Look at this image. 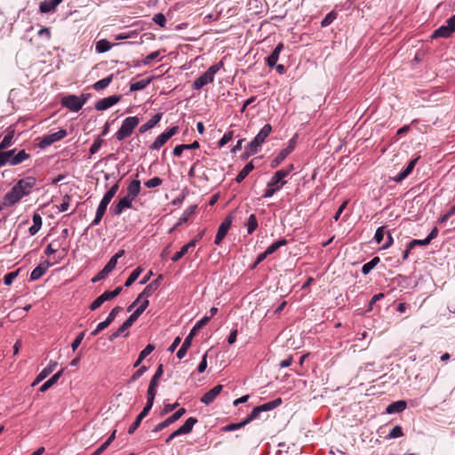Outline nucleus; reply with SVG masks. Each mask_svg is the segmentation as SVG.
<instances>
[{"label":"nucleus","mask_w":455,"mask_h":455,"mask_svg":"<svg viewBox=\"0 0 455 455\" xmlns=\"http://www.w3.org/2000/svg\"><path fill=\"white\" fill-rule=\"evenodd\" d=\"M36 184L35 177L28 176L20 180L4 196L3 205L12 206L28 196Z\"/></svg>","instance_id":"obj_1"},{"label":"nucleus","mask_w":455,"mask_h":455,"mask_svg":"<svg viewBox=\"0 0 455 455\" xmlns=\"http://www.w3.org/2000/svg\"><path fill=\"white\" fill-rule=\"evenodd\" d=\"M140 118L138 116H128L122 122L121 127L116 132L115 136L118 141H122L126 138L130 137L134 129L140 124Z\"/></svg>","instance_id":"obj_2"},{"label":"nucleus","mask_w":455,"mask_h":455,"mask_svg":"<svg viewBox=\"0 0 455 455\" xmlns=\"http://www.w3.org/2000/svg\"><path fill=\"white\" fill-rule=\"evenodd\" d=\"M222 62L212 65L202 76L194 81L193 88L195 90H200L204 85L212 83L214 80V76L222 68Z\"/></svg>","instance_id":"obj_3"},{"label":"nucleus","mask_w":455,"mask_h":455,"mask_svg":"<svg viewBox=\"0 0 455 455\" xmlns=\"http://www.w3.org/2000/svg\"><path fill=\"white\" fill-rule=\"evenodd\" d=\"M29 155L25 150H20L15 154V150H9L6 152H0V167L7 163L12 165H17L23 161L27 160Z\"/></svg>","instance_id":"obj_4"},{"label":"nucleus","mask_w":455,"mask_h":455,"mask_svg":"<svg viewBox=\"0 0 455 455\" xmlns=\"http://www.w3.org/2000/svg\"><path fill=\"white\" fill-rule=\"evenodd\" d=\"M272 126L268 124H265L256 137L250 142L246 148L248 155H253L258 151V148L263 144L267 137L270 134Z\"/></svg>","instance_id":"obj_5"},{"label":"nucleus","mask_w":455,"mask_h":455,"mask_svg":"<svg viewBox=\"0 0 455 455\" xmlns=\"http://www.w3.org/2000/svg\"><path fill=\"white\" fill-rule=\"evenodd\" d=\"M66 136H67V131L65 129H60L56 132L44 135L41 139L38 145L41 148H45L51 146L52 144L62 140Z\"/></svg>","instance_id":"obj_6"},{"label":"nucleus","mask_w":455,"mask_h":455,"mask_svg":"<svg viewBox=\"0 0 455 455\" xmlns=\"http://www.w3.org/2000/svg\"><path fill=\"white\" fill-rule=\"evenodd\" d=\"M296 138H292L289 140L286 148L282 149L279 154L275 157L271 163V167H277L295 148Z\"/></svg>","instance_id":"obj_7"},{"label":"nucleus","mask_w":455,"mask_h":455,"mask_svg":"<svg viewBox=\"0 0 455 455\" xmlns=\"http://www.w3.org/2000/svg\"><path fill=\"white\" fill-rule=\"evenodd\" d=\"M121 95H111L98 100L95 104V108L98 111L107 110L118 103L121 100Z\"/></svg>","instance_id":"obj_8"},{"label":"nucleus","mask_w":455,"mask_h":455,"mask_svg":"<svg viewBox=\"0 0 455 455\" xmlns=\"http://www.w3.org/2000/svg\"><path fill=\"white\" fill-rule=\"evenodd\" d=\"M186 413V410L184 408H180L177 411H175L172 416L168 417L166 419L162 421L161 423L157 424L153 432H159L163 430L164 428L169 427L171 424L177 421L181 416H183Z\"/></svg>","instance_id":"obj_9"},{"label":"nucleus","mask_w":455,"mask_h":455,"mask_svg":"<svg viewBox=\"0 0 455 455\" xmlns=\"http://www.w3.org/2000/svg\"><path fill=\"white\" fill-rule=\"evenodd\" d=\"M232 224V217L228 216L220 225L218 232L214 240L215 244H220Z\"/></svg>","instance_id":"obj_10"},{"label":"nucleus","mask_w":455,"mask_h":455,"mask_svg":"<svg viewBox=\"0 0 455 455\" xmlns=\"http://www.w3.org/2000/svg\"><path fill=\"white\" fill-rule=\"evenodd\" d=\"M61 104L63 107L73 112H77L83 108L80 100H78V96L73 94L62 98Z\"/></svg>","instance_id":"obj_11"},{"label":"nucleus","mask_w":455,"mask_h":455,"mask_svg":"<svg viewBox=\"0 0 455 455\" xmlns=\"http://www.w3.org/2000/svg\"><path fill=\"white\" fill-rule=\"evenodd\" d=\"M287 177V172L277 171L267 182V187H274L275 189L280 190L285 184V178Z\"/></svg>","instance_id":"obj_12"},{"label":"nucleus","mask_w":455,"mask_h":455,"mask_svg":"<svg viewBox=\"0 0 455 455\" xmlns=\"http://www.w3.org/2000/svg\"><path fill=\"white\" fill-rule=\"evenodd\" d=\"M57 362L51 361L49 364L44 368L40 373L36 376L35 380L32 383V387L38 385L41 381H43L46 377H48L57 367Z\"/></svg>","instance_id":"obj_13"},{"label":"nucleus","mask_w":455,"mask_h":455,"mask_svg":"<svg viewBox=\"0 0 455 455\" xmlns=\"http://www.w3.org/2000/svg\"><path fill=\"white\" fill-rule=\"evenodd\" d=\"M201 237H202V235H199L197 238H195V239L191 240L189 243H188L187 244L183 245L180 248V250L179 251H177L172 257V260L173 262L180 260L185 254H187L188 252V251L191 248H194L196 245V243L199 241V239H201Z\"/></svg>","instance_id":"obj_14"},{"label":"nucleus","mask_w":455,"mask_h":455,"mask_svg":"<svg viewBox=\"0 0 455 455\" xmlns=\"http://www.w3.org/2000/svg\"><path fill=\"white\" fill-rule=\"evenodd\" d=\"M222 388V385L215 386L202 396L201 402L206 405L212 403L215 400V398L220 394Z\"/></svg>","instance_id":"obj_15"},{"label":"nucleus","mask_w":455,"mask_h":455,"mask_svg":"<svg viewBox=\"0 0 455 455\" xmlns=\"http://www.w3.org/2000/svg\"><path fill=\"white\" fill-rule=\"evenodd\" d=\"M419 157L411 159L407 166L395 177L393 178V180L396 183L403 181L405 178H407L413 171Z\"/></svg>","instance_id":"obj_16"},{"label":"nucleus","mask_w":455,"mask_h":455,"mask_svg":"<svg viewBox=\"0 0 455 455\" xmlns=\"http://www.w3.org/2000/svg\"><path fill=\"white\" fill-rule=\"evenodd\" d=\"M132 199L130 196H125L121 198L119 202L113 208L114 215H120L125 209L132 208Z\"/></svg>","instance_id":"obj_17"},{"label":"nucleus","mask_w":455,"mask_h":455,"mask_svg":"<svg viewBox=\"0 0 455 455\" xmlns=\"http://www.w3.org/2000/svg\"><path fill=\"white\" fill-rule=\"evenodd\" d=\"M15 134V130L12 126L8 127L4 132V136L0 142V152L13 144V137Z\"/></svg>","instance_id":"obj_18"},{"label":"nucleus","mask_w":455,"mask_h":455,"mask_svg":"<svg viewBox=\"0 0 455 455\" xmlns=\"http://www.w3.org/2000/svg\"><path fill=\"white\" fill-rule=\"evenodd\" d=\"M50 267V263L45 261L44 263L39 264L36 267H35L30 274V280L36 281L41 278L47 271Z\"/></svg>","instance_id":"obj_19"},{"label":"nucleus","mask_w":455,"mask_h":455,"mask_svg":"<svg viewBox=\"0 0 455 455\" xmlns=\"http://www.w3.org/2000/svg\"><path fill=\"white\" fill-rule=\"evenodd\" d=\"M283 50V44L282 43L278 44L273 52L267 58V65L270 68L275 66L276 62L279 60L280 53Z\"/></svg>","instance_id":"obj_20"},{"label":"nucleus","mask_w":455,"mask_h":455,"mask_svg":"<svg viewBox=\"0 0 455 455\" xmlns=\"http://www.w3.org/2000/svg\"><path fill=\"white\" fill-rule=\"evenodd\" d=\"M162 116H163V113H157L150 120H148L146 124H142L140 127L139 132L140 133H145L148 130L154 128L161 121Z\"/></svg>","instance_id":"obj_21"},{"label":"nucleus","mask_w":455,"mask_h":455,"mask_svg":"<svg viewBox=\"0 0 455 455\" xmlns=\"http://www.w3.org/2000/svg\"><path fill=\"white\" fill-rule=\"evenodd\" d=\"M407 407V403L403 400L391 403L386 409L388 414L398 413L403 411Z\"/></svg>","instance_id":"obj_22"},{"label":"nucleus","mask_w":455,"mask_h":455,"mask_svg":"<svg viewBox=\"0 0 455 455\" xmlns=\"http://www.w3.org/2000/svg\"><path fill=\"white\" fill-rule=\"evenodd\" d=\"M108 204H107L106 202H104L102 200L100 201V203L97 208V211H96L95 218L92 222V226H96L101 221V220L106 212V210L108 208Z\"/></svg>","instance_id":"obj_23"},{"label":"nucleus","mask_w":455,"mask_h":455,"mask_svg":"<svg viewBox=\"0 0 455 455\" xmlns=\"http://www.w3.org/2000/svg\"><path fill=\"white\" fill-rule=\"evenodd\" d=\"M63 373V370L58 371L54 375H52L47 381H45L39 388V391L42 393L46 392L51 387H52L57 381L60 379Z\"/></svg>","instance_id":"obj_24"},{"label":"nucleus","mask_w":455,"mask_h":455,"mask_svg":"<svg viewBox=\"0 0 455 455\" xmlns=\"http://www.w3.org/2000/svg\"><path fill=\"white\" fill-rule=\"evenodd\" d=\"M127 196L132 197V200L140 194V181L138 180H133L127 188Z\"/></svg>","instance_id":"obj_25"},{"label":"nucleus","mask_w":455,"mask_h":455,"mask_svg":"<svg viewBox=\"0 0 455 455\" xmlns=\"http://www.w3.org/2000/svg\"><path fill=\"white\" fill-rule=\"evenodd\" d=\"M42 217L39 213L33 214V225L29 228L28 232L30 235H35L42 228Z\"/></svg>","instance_id":"obj_26"},{"label":"nucleus","mask_w":455,"mask_h":455,"mask_svg":"<svg viewBox=\"0 0 455 455\" xmlns=\"http://www.w3.org/2000/svg\"><path fill=\"white\" fill-rule=\"evenodd\" d=\"M455 32L452 28L447 23L446 26H442L436 30H435L433 34V37H443L447 38L451 36V34Z\"/></svg>","instance_id":"obj_27"},{"label":"nucleus","mask_w":455,"mask_h":455,"mask_svg":"<svg viewBox=\"0 0 455 455\" xmlns=\"http://www.w3.org/2000/svg\"><path fill=\"white\" fill-rule=\"evenodd\" d=\"M157 289V284H156V282H151L149 284H148L145 289L139 294L137 297V301L141 300L143 298L148 299L154 291Z\"/></svg>","instance_id":"obj_28"},{"label":"nucleus","mask_w":455,"mask_h":455,"mask_svg":"<svg viewBox=\"0 0 455 455\" xmlns=\"http://www.w3.org/2000/svg\"><path fill=\"white\" fill-rule=\"evenodd\" d=\"M196 422H197V419L196 418L190 417L178 429L180 430L181 435L188 434L192 431V429Z\"/></svg>","instance_id":"obj_29"},{"label":"nucleus","mask_w":455,"mask_h":455,"mask_svg":"<svg viewBox=\"0 0 455 455\" xmlns=\"http://www.w3.org/2000/svg\"><path fill=\"white\" fill-rule=\"evenodd\" d=\"M283 403L282 399L281 398H276L273 401H270L268 403H266L264 404H261L259 406H257L260 412H263V411H271L276 407H278L279 405H281Z\"/></svg>","instance_id":"obj_30"},{"label":"nucleus","mask_w":455,"mask_h":455,"mask_svg":"<svg viewBox=\"0 0 455 455\" xmlns=\"http://www.w3.org/2000/svg\"><path fill=\"white\" fill-rule=\"evenodd\" d=\"M169 139L167 136L163 132L160 135H158L154 142L149 146V148L152 150H158L160 149L167 141Z\"/></svg>","instance_id":"obj_31"},{"label":"nucleus","mask_w":455,"mask_h":455,"mask_svg":"<svg viewBox=\"0 0 455 455\" xmlns=\"http://www.w3.org/2000/svg\"><path fill=\"white\" fill-rule=\"evenodd\" d=\"M111 300L108 293L107 291L103 292L100 296H99L96 299L92 301L90 305L91 310H96L99 308L105 301Z\"/></svg>","instance_id":"obj_32"},{"label":"nucleus","mask_w":455,"mask_h":455,"mask_svg":"<svg viewBox=\"0 0 455 455\" xmlns=\"http://www.w3.org/2000/svg\"><path fill=\"white\" fill-rule=\"evenodd\" d=\"M113 77H114V75H109L108 76H107L101 80H99L98 82L93 84L92 88L96 91H101V90L107 88L112 82Z\"/></svg>","instance_id":"obj_33"},{"label":"nucleus","mask_w":455,"mask_h":455,"mask_svg":"<svg viewBox=\"0 0 455 455\" xmlns=\"http://www.w3.org/2000/svg\"><path fill=\"white\" fill-rule=\"evenodd\" d=\"M151 82V78L143 79L136 82H132L130 84V91L136 92L140 91L146 88Z\"/></svg>","instance_id":"obj_34"},{"label":"nucleus","mask_w":455,"mask_h":455,"mask_svg":"<svg viewBox=\"0 0 455 455\" xmlns=\"http://www.w3.org/2000/svg\"><path fill=\"white\" fill-rule=\"evenodd\" d=\"M112 48V44L107 39L99 40L96 43L95 50L98 53H104Z\"/></svg>","instance_id":"obj_35"},{"label":"nucleus","mask_w":455,"mask_h":455,"mask_svg":"<svg viewBox=\"0 0 455 455\" xmlns=\"http://www.w3.org/2000/svg\"><path fill=\"white\" fill-rule=\"evenodd\" d=\"M253 170V164L251 163L247 164L237 174L235 181L237 183L242 182L249 173Z\"/></svg>","instance_id":"obj_36"},{"label":"nucleus","mask_w":455,"mask_h":455,"mask_svg":"<svg viewBox=\"0 0 455 455\" xmlns=\"http://www.w3.org/2000/svg\"><path fill=\"white\" fill-rule=\"evenodd\" d=\"M132 326L131 323L127 322V320L110 336L109 339L114 340L121 335L127 336L128 333H124L127 329Z\"/></svg>","instance_id":"obj_37"},{"label":"nucleus","mask_w":455,"mask_h":455,"mask_svg":"<svg viewBox=\"0 0 455 455\" xmlns=\"http://www.w3.org/2000/svg\"><path fill=\"white\" fill-rule=\"evenodd\" d=\"M379 257H374L369 262L365 263L362 267V273L368 275L379 262Z\"/></svg>","instance_id":"obj_38"},{"label":"nucleus","mask_w":455,"mask_h":455,"mask_svg":"<svg viewBox=\"0 0 455 455\" xmlns=\"http://www.w3.org/2000/svg\"><path fill=\"white\" fill-rule=\"evenodd\" d=\"M287 244V240L284 238H282L275 243H273L270 246L267 247V249L265 251L267 255H270L276 251L281 246H283Z\"/></svg>","instance_id":"obj_39"},{"label":"nucleus","mask_w":455,"mask_h":455,"mask_svg":"<svg viewBox=\"0 0 455 455\" xmlns=\"http://www.w3.org/2000/svg\"><path fill=\"white\" fill-rule=\"evenodd\" d=\"M56 5L52 0L44 1L40 4L39 10L42 13H49L56 9Z\"/></svg>","instance_id":"obj_40"},{"label":"nucleus","mask_w":455,"mask_h":455,"mask_svg":"<svg viewBox=\"0 0 455 455\" xmlns=\"http://www.w3.org/2000/svg\"><path fill=\"white\" fill-rule=\"evenodd\" d=\"M248 234H252L258 228V220L254 214H251L246 222Z\"/></svg>","instance_id":"obj_41"},{"label":"nucleus","mask_w":455,"mask_h":455,"mask_svg":"<svg viewBox=\"0 0 455 455\" xmlns=\"http://www.w3.org/2000/svg\"><path fill=\"white\" fill-rule=\"evenodd\" d=\"M119 185L118 183H116L114 186L110 188V189L103 196L102 201L106 202L107 204H109L112 198L115 196L116 192L118 191Z\"/></svg>","instance_id":"obj_42"},{"label":"nucleus","mask_w":455,"mask_h":455,"mask_svg":"<svg viewBox=\"0 0 455 455\" xmlns=\"http://www.w3.org/2000/svg\"><path fill=\"white\" fill-rule=\"evenodd\" d=\"M142 272V268L140 267H138L136 269L132 271V273L129 275L127 278L124 286L129 287L131 286L140 276V275Z\"/></svg>","instance_id":"obj_43"},{"label":"nucleus","mask_w":455,"mask_h":455,"mask_svg":"<svg viewBox=\"0 0 455 455\" xmlns=\"http://www.w3.org/2000/svg\"><path fill=\"white\" fill-rule=\"evenodd\" d=\"M403 435V428L401 426H395L392 428V430L389 432L387 438L388 439H394L398 438Z\"/></svg>","instance_id":"obj_44"},{"label":"nucleus","mask_w":455,"mask_h":455,"mask_svg":"<svg viewBox=\"0 0 455 455\" xmlns=\"http://www.w3.org/2000/svg\"><path fill=\"white\" fill-rule=\"evenodd\" d=\"M163 372H164L163 365L160 364L158 366L156 371L155 372L154 376L152 377V379L150 380V384H153V386H158V380L161 378V376L163 375Z\"/></svg>","instance_id":"obj_45"},{"label":"nucleus","mask_w":455,"mask_h":455,"mask_svg":"<svg viewBox=\"0 0 455 455\" xmlns=\"http://www.w3.org/2000/svg\"><path fill=\"white\" fill-rule=\"evenodd\" d=\"M19 271H12L6 274L4 277V283L5 285H11L15 278L18 276Z\"/></svg>","instance_id":"obj_46"},{"label":"nucleus","mask_w":455,"mask_h":455,"mask_svg":"<svg viewBox=\"0 0 455 455\" xmlns=\"http://www.w3.org/2000/svg\"><path fill=\"white\" fill-rule=\"evenodd\" d=\"M159 55H160V51H156V52L149 53L148 56H146L142 60V64L143 65L150 64L153 60H156L159 57Z\"/></svg>","instance_id":"obj_47"},{"label":"nucleus","mask_w":455,"mask_h":455,"mask_svg":"<svg viewBox=\"0 0 455 455\" xmlns=\"http://www.w3.org/2000/svg\"><path fill=\"white\" fill-rule=\"evenodd\" d=\"M163 183V180L158 177H154L148 181L145 182V186L148 188H154L160 186Z\"/></svg>","instance_id":"obj_48"},{"label":"nucleus","mask_w":455,"mask_h":455,"mask_svg":"<svg viewBox=\"0 0 455 455\" xmlns=\"http://www.w3.org/2000/svg\"><path fill=\"white\" fill-rule=\"evenodd\" d=\"M246 425H247V422L245 419H243V421H241L239 423H232V424L226 426L225 430L226 431H235L239 428H242L243 427H244Z\"/></svg>","instance_id":"obj_49"},{"label":"nucleus","mask_w":455,"mask_h":455,"mask_svg":"<svg viewBox=\"0 0 455 455\" xmlns=\"http://www.w3.org/2000/svg\"><path fill=\"white\" fill-rule=\"evenodd\" d=\"M336 19V13L333 12H329L324 19L321 21L322 27L329 26Z\"/></svg>","instance_id":"obj_50"},{"label":"nucleus","mask_w":455,"mask_h":455,"mask_svg":"<svg viewBox=\"0 0 455 455\" xmlns=\"http://www.w3.org/2000/svg\"><path fill=\"white\" fill-rule=\"evenodd\" d=\"M385 234L386 231L384 227H380L376 230L374 240L376 241L377 243H380L383 241Z\"/></svg>","instance_id":"obj_51"},{"label":"nucleus","mask_w":455,"mask_h":455,"mask_svg":"<svg viewBox=\"0 0 455 455\" xmlns=\"http://www.w3.org/2000/svg\"><path fill=\"white\" fill-rule=\"evenodd\" d=\"M233 139V132H226L223 137L219 140V146L224 147Z\"/></svg>","instance_id":"obj_52"},{"label":"nucleus","mask_w":455,"mask_h":455,"mask_svg":"<svg viewBox=\"0 0 455 455\" xmlns=\"http://www.w3.org/2000/svg\"><path fill=\"white\" fill-rule=\"evenodd\" d=\"M153 20L155 21L156 24L159 25L162 28H164L166 24V19L163 13L156 14L153 18Z\"/></svg>","instance_id":"obj_53"},{"label":"nucleus","mask_w":455,"mask_h":455,"mask_svg":"<svg viewBox=\"0 0 455 455\" xmlns=\"http://www.w3.org/2000/svg\"><path fill=\"white\" fill-rule=\"evenodd\" d=\"M117 264V260L112 257L108 262L106 264V266L103 267V269L105 270V272H108V274H110L114 268L116 267Z\"/></svg>","instance_id":"obj_54"},{"label":"nucleus","mask_w":455,"mask_h":455,"mask_svg":"<svg viewBox=\"0 0 455 455\" xmlns=\"http://www.w3.org/2000/svg\"><path fill=\"white\" fill-rule=\"evenodd\" d=\"M122 311V307L117 306V307H115L111 311L110 313L108 314V317H107V320L111 323L115 318L116 317V315Z\"/></svg>","instance_id":"obj_55"},{"label":"nucleus","mask_w":455,"mask_h":455,"mask_svg":"<svg viewBox=\"0 0 455 455\" xmlns=\"http://www.w3.org/2000/svg\"><path fill=\"white\" fill-rule=\"evenodd\" d=\"M260 414V411L259 410L258 407H255L251 412L246 417V419H244L247 422V424H249L250 422H251L252 420L256 419L259 418Z\"/></svg>","instance_id":"obj_56"},{"label":"nucleus","mask_w":455,"mask_h":455,"mask_svg":"<svg viewBox=\"0 0 455 455\" xmlns=\"http://www.w3.org/2000/svg\"><path fill=\"white\" fill-rule=\"evenodd\" d=\"M196 205H191L189 206L188 208H187L183 214H182V218H181V221H187L188 220V218L194 214L195 211H196Z\"/></svg>","instance_id":"obj_57"},{"label":"nucleus","mask_w":455,"mask_h":455,"mask_svg":"<svg viewBox=\"0 0 455 455\" xmlns=\"http://www.w3.org/2000/svg\"><path fill=\"white\" fill-rule=\"evenodd\" d=\"M429 243H430L429 239H427V237L422 240L414 239L409 243V249H412L416 245H427Z\"/></svg>","instance_id":"obj_58"},{"label":"nucleus","mask_w":455,"mask_h":455,"mask_svg":"<svg viewBox=\"0 0 455 455\" xmlns=\"http://www.w3.org/2000/svg\"><path fill=\"white\" fill-rule=\"evenodd\" d=\"M149 304L148 299L143 298L141 300H139L138 305L136 306V309L140 313H143Z\"/></svg>","instance_id":"obj_59"},{"label":"nucleus","mask_w":455,"mask_h":455,"mask_svg":"<svg viewBox=\"0 0 455 455\" xmlns=\"http://www.w3.org/2000/svg\"><path fill=\"white\" fill-rule=\"evenodd\" d=\"M155 349V346L152 344H148L140 353V358L145 359L148 355H150Z\"/></svg>","instance_id":"obj_60"},{"label":"nucleus","mask_w":455,"mask_h":455,"mask_svg":"<svg viewBox=\"0 0 455 455\" xmlns=\"http://www.w3.org/2000/svg\"><path fill=\"white\" fill-rule=\"evenodd\" d=\"M84 337V332L79 333L71 344L73 351H75L81 344Z\"/></svg>","instance_id":"obj_61"},{"label":"nucleus","mask_w":455,"mask_h":455,"mask_svg":"<svg viewBox=\"0 0 455 455\" xmlns=\"http://www.w3.org/2000/svg\"><path fill=\"white\" fill-rule=\"evenodd\" d=\"M101 144H102V140L97 139L96 140H94V142L92 143V145L90 148V153L92 155L96 154L100 150Z\"/></svg>","instance_id":"obj_62"},{"label":"nucleus","mask_w":455,"mask_h":455,"mask_svg":"<svg viewBox=\"0 0 455 455\" xmlns=\"http://www.w3.org/2000/svg\"><path fill=\"white\" fill-rule=\"evenodd\" d=\"M147 371L146 366H141L139 370H137L132 376L131 380L136 381L139 379Z\"/></svg>","instance_id":"obj_63"},{"label":"nucleus","mask_w":455,"mask_h":455,"mask_svg":"<svg viewBox=\"0 0 455 455\" xmlns=\"http://www.w3.org/2000/svg\"><path fill=\"white\" fill-rule=\"evenodd\" d=\"M108 275V272H105V270L102 268L92 279V283H98L100 280L105 279Z\"/></svg>","instance_id":"obj_64"}]
</instances>
